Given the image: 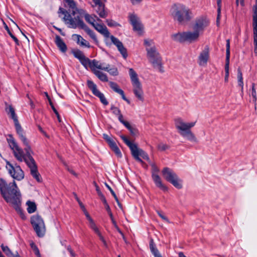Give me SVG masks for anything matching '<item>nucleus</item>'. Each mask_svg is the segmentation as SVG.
Here are the masks:
<instances>
[{"label":"nucleus","instance_id":"f257e3e1","mask_svg":"<svg viewBox=\"0 0 257 257\" xmlns=\"http://www.w3.org/2000/svg\"><path fill=\"white\" fill-rule=\"evenodd\" d=\"M0 191L6 201L11 204L18 212H21V194L16 182L14 181L8 185L4 179L1 178Z\"/></svg>","mask_w":257,"mask_h":257},{"label":"nucleus","instance_id":"f03ea898","mask_svg":"<svg viewBox=\"0 0 257 257\" xmlns=\"http://www.w3.org/2000/svg\"><path fill=\"white\" fill-rule=\"evenodd\" d=\"M170 12L174 20L181 24L187 23L194 16L192 11L189 8L181 4H174Z\"/></svg>","mask_w":257,"mask_h":257},{"label":"nucleus","instance_id":"7ed1b4c3","mask_svg":"<svg viewBox=\"0 0 257 257\" xmlns=\"http://www.w3.org/2000/svg\"><path fill=\"white\" fill-rule=\"evenodd\" d=\"M58 13L59 17H61L60 14L64 15L63 21L70 28L76 29L78 28L82 29L85 25L80 16L76 15V12L74 10H72L71 12L69 13L64 9L60 7Z\"/></svg>","mask_w":257,"mask_h":257},{"label":"nucleus","instance_id":"20e7f679","mask_svg":"<svg viewBox=\"0 0 257 257\" xmlns=\"http://www.w3.org/2000/svg\"><path fill=\"white\" fill-rule=\"evenodd\" d=\"M7 141L10 148L12 150L13 153L16 159L19 162H25L27 165L31 162V159H33L32 156V151H30V156L28 155L27 152L24 151L21 148L16 142L12 135H10L7 138Z\"/></svg>","mask_w":257,"mask_h":257},{"label":"nucleus","instance_id":"39448f33","mask_svg":"<svg viewBox=\"0 0 257 257\" xmlns=\"http://www.w3.org/2000/svg\"><path fill=\"white\" fill-rule=\"evenodd\" d=\"M195 122L186 123L180 118L175 119V126L179 130L180 134L190 141L197 142L196 138L190 130V128L195 125Z\"/></svg>","mask_w":257,"mask_h":257},{"label":"nucleus","instance_id":"423d86ee","mask_svg":"<svg viewBox=\"0 0 257 257\" xmlns=\"http://www.w3.org/2000/svg\"><path fill=\"white\" fill-rule=\"evenodd\" d=\"M200 34L195 30L188 31L182 33H178L172 35V39L176 42L184 43L185 42L192 43L199 40Z\"/></svg>","mask_w":257,"mask_h":257},{"label":"nucleus","instance_id":"0eeeda50","mask_svg":"<svg viewBox=\"0 0 257 257\" xmlns=\"http://www.w3.org/2000/svg\"><path fill=\"white\" fill-rule=\"evenodd\" d=\"M128 73L133 87V92L135 96L139 100L143 101L144 97L142 85L139 79L137 73L133 68L129 69Z\"/></svg>","mask_w":257,"mask_h":257},{"label":"nucleus","instance_id":"6e6552de","mask_svg":"<svg viewBox=\"0 0 257 257\" xmlns=\"http://www.w3.org/2000/svg\"><path fill=\"white\" fill-rule=\"evenodd\" d=\"M148 49L147 52V57L149 62L155 68L158 69L160 72H164V70L162 66V58L156 48Z\"/></svg>","mask_w":257,"mask_h":257},{"label":"nucleus","instance_id":"1a4fd4ad","mask_svg":"<svg viewBox=\"0 0 257 257\" xmlns=\"http://www.w3.org/2000/svg\"><path fill=\"white\" fill-rule=\"evenodd\" d=\"M31 223L39 237H43L46 232V227L43 219L39 215H34L31 218Z\"/></svg>","mask_w":257,"mask_h":257},{"label":"nucleus","instance_id":"9d476101","mask_svg":"<svg viewBox=\"0 0 257 257\" xmlns=\"http://www.w3.org/2000/svg\"><path fill=\"white\" fill-rule=\"evenodd\" d=\"M164 177L174 187L178 189L182 188V181L178 178L176 174L169 168H165L162 171Z\"/></svg>","mask_w":257,"mask_h":257},{"label":"nucleus","instance_id":"9b49d317","mask_svg":"<svg viewBox=\"0 0 257 257\" xmlns=\"http://www.w3.org/2000/svg\"><path fill=\"white\" fill-rule=\"evenodd\" d=\"M128 19L130 23L133 26V30L136 32L139 35H142L144 27L140 18L135 13H130Z\"/></svg>","mask_w":257,"mask_h":257},{"label":"nucleus","instance_id":"f8f14e48","mask_svg":"<svg viewBox=\"0 0 257 257\" xmlns=\"http://www.w3.org/2000/svg\"><path fill=\"white\" fill-rule=\"evenodd\" d=\"M7 169L10 175L15 180L21 181L24 178V173L20 166H13L12 164L8 162Z\"/></svg>","mask_w":257,"mask_h":257},{"label":"nucleus","instance_id":"ddd939ff","mask_svg":"<svg viewBox=\"0 0 257 257\" xmlns=\"http://www.w3.org/2000/svg\"><path fill=\"white\" fill-rule=\"evenodd\" d=\"M121 138L123 141V142L125 143V144L130 148L131 151H133L134 150L135 151H137L139 156L142 157L144 159L147 160L150 163V160L148 154L144 151L142 149H140L138 148L137 145L131 142L130 140L127 139L126 137L124 136H121Z\"/></svg>","mask_w":257,"mask_h":257},{"label":"nucleus","instance_id":"4468645a","mask_svg":"<svg viewBox=\"0 0 257 257\" xmlns=\"http://www.w3.org/2000/svg\"><path fill=\"white\" fill-rule=\"evenodd\" d=\"M209 22L206 18L200 17L195 20L193 25V29L201 35L204 29L209 25Z\"/></svg>","mask_w":257,"mask_h":257},{"label":"nucleus","instance_id":"2eb2a0df","mask_svg":"<svg viewBox=\"0 0 257 257\" xmlns=\"http://www.w3.org/2000/svg\"><path fill=\"white\" fill-rule=\"evenodd\" d=\"M87 85L89 89L91 90L93 94L99 98L102 103L105 105L108 104L104 94L97 89V85L92 81L88 80L87 81Z\"/></svg>","mask_w":257,"mask_h":257},{"label":"nucleus","instance_id":"dca6fc26","mask_svg":"<svg viewBox=\"0 0 257 257\" xmlns=\"http://www.w3.org/2000/svg\"><path fill=\"white\" fill-rule=\"evenodd\" d=\"M103 139L107 143L109 146L113 151L116 156L118 158L121 157V153L119 150V149L117 146L115 141L111 137L109 136L108 135L104 134L103 135Z\"/></svg>","mask_w":257,"mask_h":257},{"label":"nucleus","instance_id":"f3484780","mask_svg":"<svg viewBox=\"0 0 257 257\" xmlns=\"http://www.w3.org/2000/svg\"><path fill=\"white\" fill-rule=\"evenodd\" d=\"M209 57V47L206 46L198 57V63L200 66H205Z\"/></svg>","mask_w":257,"mask_h":257},{"label":"nucleus","instance_id":"a211bd4d","mask_svg":"<svg viewBox=\"0 0 257 257\" xmlns=\"http://www.w3.org/2000/svg\"><path fill=\"white\" fill-rule=\"evenodd\" d=\"M28 166L30 168L31 174L35 178L37 182H41L42 178L40 173L38 171L37 167L34 159H31V162H30Z\"/></svg>","mask_w":257,"mask_h":257},{"label":"nucleus","instance_id":"6ab92c4d","mask_svg":"<svg viewBox=\"0 0 257 257\" xmlns=\"http://www.w3.org/2000/svg\"><path fill=\"white\" fill-rule=\"evenodd\" d=\"M93 27L104 37L106 38L110 37V33L107 27L103 23H96Z\"/></svg>","mask_w":257,"mask_h":257},{"label":"nucleus","instance_id":"aec40b11","mask_svg":"<svg viewBox=\"0 0 257 257\" xmlns=\"http://www.w3.org/2000/svg\"><path fill=\"white\" fill-rule=\"evenodd\" d=\"M109 84L110 87V88L115 92L118 93L121 96L122 98L127 102L128 103L130 102L129 100L126 98L125 96L124 93L123 91L119 88L118 85L115 82L110 81L109 82Z\"/></svg>","mask_w":257,"mask_h":257},{"label":"nucleus","instance_id":"412c9836","mask_svg":"<svg viewBox=\"0 0 257 257\" xmlns=\"http://www.w3.org/2000/svg\"><path fill=\"white\" fill-rule=\"evenodd\" d=\"M92 71H93V69H95V68L105 71V70H107V68H109V64H105L104 62H102L97 61L95 59L92 60Z\"/></svg>","mask_w":257,"mask_h":257},{"label":"nucleus","instance_id":"4be33fe9","mask_svg":"<svg viewBox=\"0 0 257 257\" xmlns=\"http://www.w3.org/2000/svg\"><path fill=\"white\" fill-rule=\"evenodd\" d=\"M152 177L157 187L164 191H167V187L162 183L161 179L158 174H152Z\"/></svg>","mask_w":257,"mask_h":257},{"label":"nucleus","instance_id":"5701e85b","mask_svg":"<svg viewBox=\"0 0 257 257\" xmlns=\"http://www.w3.org/2000/svg\"><path fill=\"white\" fill-rule=\"evenodd\" d=\"M6 111L9 116L13 119L14 122L18 121L15 109L11 105H8L7 103H6Z\"/></svg>","mask_w":257,"mask_h":257},{"label":"nucleus","instance_id":"b1692460","mask_svg":"<svg viewBox=\"0 0 257 257\" xmlns=\"http://www.w3.org/2000/svg\"><path fill=\"white\" fill-rule=\"evenodd\" d=\"M72 37L76 39L77 43L81 46L90 48L89 43L85 40L81 36L78 34H73Z\"/></svg>","mask_w":257,"mask_h":257},{"label":"nucleus","instance_id":"393cba45","mask_svg":"<svg viewBox=\"0 0 257 257\" xmlns=\"http://www.w3.org/2000/svg\"><path fill=\"white\" fill-rule=\"evenodd\" d=\"M55 42L57 46V47L59 48V49L62 52L64 53L67 50V46L65 43L64 42L62 38L59 36L57 35L55 38Z\"/></svg>","mask_w":257,"mask_h":257},{"label":"nucleus","instance_id":"a878e982","mask_svg":"<svg viewBox=\"0 0 257 257\" xmlns=\"http://www.w3.org/2000/svg\"><path fill=\"white\" fill-rule=\"evenodd\" d=\"M96 7V12L99 16L101 18H105L107 16V14L105 11L104 5L101 4L99 5L95 6Z\"/></svg>","mask_w":257,"mask_h":257},{"label":"nucleus","instance_id":"bb28decb","mask_svg":"<svg viewBox=\"0 0 257 257\" xmlns=\"http://www.w3.org/2000/svg\"><path fill=\"white\" fill-rule=\"evenodd\" d=\"M89 36V37L93 40L96 44H98V41L95 33L91 30L86 24L82 29Z\"/></svg>","mask_w":257,"mask_h":257},{"label":"nucleus","instance_id":"cd10ccee","mask_svg":"<svg viewBox=\"0 0 257 257\" xmlns=\"http://www.w3.org/2000/svg\"><path fill=\"white\" fill-rule=\"evenodd\" d=\"M21 141L23 142L24 145L25 146V148L24 150L26 152H27L28 155L30 156V151H32L31 146L29 144V141L26 138V137L24 135L19 137Z\"/></svg>","mask_w":257,"mask_h":257},{"label":"nucleus","instance_id":"c85d7f7f","mask_svg":"<svg viewBox=\"0 0 257 257\" xmlns=\"http://www.w3.org/2000/svg\"><path fill=\"white\" fill-rule=\"evenodd\" d=\"M93 72L101 81L107 82L108 81L107 75L104 73L96 69H93Z\"/></svg>","mask_w":257,"mask_h":257},{"label":"nucleus","instance_id":"c756f323","mask_svg":"<svg viewBox=\"0 0 257 257\" xmlns=\"http://www.w3.org/2000/svg\"><path fill=\"white\" fill-rule=\"evenodd\" d=\"M150 248L151 252L153 253L155 257H162L159 250L156 248V245L152 239L151 240L150 242Z\"/></svg>","mask_w":257,"mask_h":257},{"label":"nucleus","instance_id":"7c9ffc66","mask_svg":"<svg viewBox=\"0 0 257 257\" xmlns=\"http://www.w3.org/2000/svg\"><path fill=\"white\" fill-rule=\"evenodd\" d=\"M110 38L112 43L117 47L118 50L124 47L122 42H120L117 38L111 35L110 36Z\"/></svg>","mask_w":257,"mask_h":257},{"label":"nucleus","instance_id":"2f4dec72","mask_svg":"<svg viewBox=\"0 0 257 257\" xmlns=\"http://www.w3.org/2000/svg\"><path fill=\"white\" fill-rule=\"evenodd\" d=\"M80 63L81 64L86 68L87 69V67L89 66L92 69V61H91L89 58L84 56L80 61Z\"/></svg>","mask_w":257,"mask_h":257},{"label":"nucleus","instance_id":"473e14b6","mask_svg":"<svg viewBox=\"0 0 257 257\" xmlns=\"http://www.w3.org/2000/svg\"><path fill=\"white\" fill-rule=\"evenodd\" d=\"M85 21L92 27L96 23V19L94 17V15H89L88 13L85 14L84 17Z\"/></svg>","mask_w":257,"mask_h":257},{"label":"nucleus","instance_id":"72a5a7b5","mask_svg":"<svg viewBox=\"0 0 257 257\" xmlns=\"http://www.w3.org/2000/svg\"><path fill=\"white\" fill-rule=\"evenodd\" d=\"M1 247L3 252L7 256L14 257L15 256V254L12 252L11 250L8 246L5 245L4 244H2Z\"/></svg>","mask_w":257,"mask_h":257},{"label":"nucleus","instance_id":"f704fd0d","mask_svg":"<svg viewBox=\"0 0 257 257\" xmlns=\"http://www.w3.org/2000/svg\"><path fill=\"white\" fill-rule=\"evenodd\" d=\"M28 206L27 211L29 213H34L36 210V205L35 202L28 201L27 202Z\"/></svg>","mask_w":257,"mask_h":257},{"label":"nucleus","instance_id":"c9c22d12","mask_svg":"<svg viewBox=\"0 0 257 257\" xmlns=\"http://www.w3.org/2000/svg\"><path fill=\"white\" fill-rule=\"evenodd\" d=\"M144 45L146 47V49L147 52L148 51V49L149 48H156V46L154 44V42L151 39H145L144 40Z\"/></svg>","mask_w":257,"mask_h":257},{"label":"nucleus","instance_id":"e433bc0d","mask_svg":"<svg viewBox=\"0 0 257 257\" xmlns=\"http://www.w3.org/2000/svg\"><path fill=\"white\" fill-rule=\"evenodd\" d=\"M72 54L74 56L77 58L79 61L84 57L85 56L84 54L83 53L82 51L79 50H75L72 51Z\"/></svg>","mask_w":257,"mask_h":257},{"label":"nucleus","instance_id":"4c0bfd02","mask_svg":"<svg viewBox=\"0 0 257 257\" xmlns=\"http://www.w3.org/2000/svg\"><path fill=\"white\" fill-rule=\"evenodd\" d=\"M14 123L17 133L18 134L19 137H21L22 136H24V132L19 122V120L17 121V122H15Z\"/></svg>","mask_w":257,"mask_h":257},{"label":"nucleus","instance_id":"58836bf2","mask_svg":"<svg viewBox=\"0 0 257 257\" xmlns=\"http://www.w3.org/2000/svg\"><path fill=\"white\" fill-rule=\"evenodd\" d=\"M132 154L134 158L136 160L140 162L143 166H145L146 165L145 163L144 162V161L139 157V154L137 152V151H135L134 150H133V151H131Z\"/></svg>","mask_w":257,"mask_h":257},{"label":"nucleus","instance_id":"ea45409f","mask_svg":"<svg viewBox=\"0 0 257 257\" xmlns=\"http://www.w3.org/2000/svg\"><path fill=\"white\" fill-rule=\"evenodd\" d=\"M132 154L134 158L136 160L140 162L143 166H145L146 165L145 163L144 162V161L139 157V154L137 152V151H135L134 150H133V151H131Z\"/></svg>","mask_w":257,"mask_h":257},{"label":"nucleus","instance_id":"a19ab883","mask_svg":"<svg viewBox=\"0 0 257 257\" xmlns=\"http://www.w3.org/2000/svg\"><path fill=\"white\" fill-rule=\"evenodd\" d=\"M89 227L93 230V231L96 233H98V232H100L98 228L97 227V226L96 225L94 221H93V220H91V221H89Z\"/></svg>","mask_w":257,"mask_h":257},{"label":"nucleus","instance_id":"79ce46f5","mask_svg":"<svg viewBox=\"0 0 257 257\" xmlns=\"http://www.w3.org/2000/svg\"><path fill=\"white\" fill-rule=\"evenodd\" d=\"M106 71H107L110 75L113 76H116L118 75V72L117 69L116 67H112L110 68H107V70H105Z\"/></svg>","mask_w":257,"mask_h":257},{"label":"nucleus","instance_id":"37998d69","mask_svg":"<svg viewBox=\"0 0 257 257\" xmlns=\"http://www.w3.org/2000/svg\"><path fill=\"white\" fill-rule=\"evenodd\" d=\"M68 5L69 7L72 9V10H74V9L76 8V4L74 0H64Z\"/></svg>","mask_w":257,"mask_h":257},{"label":"nucleus","instance_id":"c03bdc74","mask_svg":"<svg viewBox=\"0 0 257 257\" xmlns=\"http://www.w3.org/2000/svg\"><path fill=\"white\" fill-rule=\"evenodd\" d=\"M151 166L152 167V174H158L159 172V169L154 164L150 162Z\"/></svg>","mask_w":257,"mask_h":257},{"label":"nucleus","instance_id":"a18cd8bd","mask_svg":"<svg viewBox=\"0 0 257 257\" xmlns=\"http://www.w3.org/2000/svg\"><path fill=\"white\" fill-rule=\"evenodd\" d=\"M118 51L121 54L124 59H125L127 57L128 55L127 50L124 47L121 48L120 50H118Z\"/></svg>","mask_w":257,"mask_h":257},{"label":"nucleus","instance_id":"49530a36","mask_svg":"<svg viewBox=\"0 0 257 257\" xmlns=\"http://www.w3.org/2000/svg\"><path fill=\"white\" fill-rule=\"evenodd\" d=\"M106 22L109 27H116L119 26V24L112 20H107Z\"/></svg>","mask_w":257,"mask_h":257},{"label":"nucleus","instance_id":"de8ad7c7","mask_svg":"<svg viewBox=\"0 0 257 257\" xmlns=\"http://www.w3.org/2000/svg\"><path fill=\"white\" fill-rule=\"evenodd\" d=\"M110 109L112 110V113L115 115H118L120 114V111L118 108L114 106H112Z\"/></svg>","mask_w":257,"mask_h":257},{"label":"nucleus","instance_id":"09e8293b","mask_svg":"<svg viewBox=\"0 0 257 257\" xmlns=\"http://www.w3.org/2000/svg\"><path fill=\"white\" fill-rule=\"evenodd\" d=\"M251 95L253 98V101H255L256 100V93L254 88V84L252 83V89H251Z\"/></svg>","mask_w":257,"mask_h":257},{"label":"nucleus","instance_id":"8fccbe9b","mask_svg":"<svg viewBox=\"0 0 257 257\" xmlns=\"http://www.w3.org/2000/svg\"><path fill=\"white\" fill-rule=\"evenodd\" d=\"M230 53H226V63L225 69L229 70Z\"/></svg>","mask_w":257,"mask_h":257},{"label":"nucleus","instance_id":"3c124183","mask_svg":"<svg viewBox=\"0 0 257 257\" xmlns=\"http://www.w3.org/2000/svg\"><path fill=\"white\" fill-rule=\"evenodd\" d=\"M158 148L160 151H165L168 148V146L166 144L161 143L158 145Z\"/></svg>","mask_w":257,"mask_h":257},{"label":"nucleus","instance_id":"603ef678","mask_svg":"<svg viewBox=\"0 0 257 257\" xmlns=\"http://www.w3.org/2000/svg\"><path fill=\"white\" fill-rule=\"evenodd\" d=\"M131 134L133 136H136L138 133V131L132 126L128 129Z\"/></svg>","mask_w":257,"mask_h":257},{"label":"nucleus","instance_id":"864d4df0","mask_svg":"<svg viewBox=\"0 0 257 257\" xmlns=\"http://www.w3.org/2000/svg\"><path fill=\"white\" fill-rule=\"evenodd\" d=\"M106 186L107 187V188L109 189V190L110 191V193H111V194L112 195V196L114 197L115 200L117 201V202H118V198L115 194V193H114V192L113 191V190L111 188V187L106 184Z\"/></svg>","mask_w":257,"mask_h":257},{"label":"nucleus","instance_id":"5fc2aeb1","mask_svg":"<svg viewBox=\"0 0 257 257\" xmlns=\"http://www.w3.org/2000/svg\"><path fill=\"white\" fill-rule=\"evenodd\" d=\"M73 195L75 198V199L77 201V202H78L80 207L83 209H84V206L83 205L82 203L80 201V200H79V198L78 197L77 195H76V194L75 193H73Z\"/></svg>","mask_w":257,"mask_h":257},{"label":"nucleus","instance_id":"6e6d98bb","mask_svg":"<svg viewBox=\"0 0 257 257\" xmlns=\"http://www.w3.org/2000/svg\"><path fill=\"white\" fill-rule=\"evenodd\" d=\"M74 11L78 13H79L80 15H83L84 17H85V14H87L86 13V12L83 10V9H77V8H76L74 9Z\"/></svg>","mask_w":257,"mask_h":257},{"label":"nucleus","instance_id":"4d7b16f0","mask_svg":"<svg viewBox=\"0 0 257 257\" xmlns=\"http://www.w3.org/2000/svg\"><path fill=\"white\" fill-rule=\"evenodd\" d=\"M84 212V214L88 219V221L92 220V218L90 217L87 211L86 210L85 208H84V209H82Z\"/></svg>","mask_w":257,"mask_h":257},{"label":"nucleus","instance_id":"13d9d810","mask_svg":"<svg viewBox=\"0 0 257 257\" xmlns=\"http://www.w3.org/2000/svg\"><path fill=\"white\" fill-rule=\"evenodd\" d=\"M237 79L238 81L243 80L242 74L239 69H238L237 70Z\"/></svg>","mask_w":257,"mask_h":257},{"label":"nucleus","instance_id":"bf43d9fd","mask_svg":"<svg viewBox=\"0 0 257 257\" xmlns=\"http://www.w3.org/2000/svg\"><path fill=\"white\" fill-rule=\"evenodd\" d=\"M226 53H230V41L229 39L226 40Z\"/></svg>","mask_w":257,"mask_h":257},{"label":"nucleus","instance_id":"052dcab7","mask_svg":"<svg viewBox=\"0 0 257 257\" xmlns=\"http://www.w3.org/2000/svg\"><path fill=\"white\" fill-rule=\"evenodd\" d=\"M143 0H130L131 3L133 5H136L141 3Z\"/></svg>","mask_w":257,"mask_h":257},{"label":"nucleus","instance_id":"680f3d73","mask_svg":"<svg viewBox=\"0 0 257 257\" xmlns=\"http://www.w3.org/2000/svg\"><path fill=\"white\" fill-rule=\"evenodd\" d=\"M67 249L72 257L75 256V253L73 252L70 246H68Z\"/></svg>","mask_w":257,"mask_h":257},{"label":"nucleus","instance_id":"e2e57ef3","mask_svg":"<svg viewBox=\"0 0 257 257\" xmlns=\"http://www.w3.org/2000/svg\"><path fill=\"white\" fill-rule=\"evenodd\" d=\"M158 215L162 219H163L164 220L166 221L167 222H169L168 219L165 215L159 212H158Z\"/></svg>","mask_w":257,"mask_h":257},{"label":"nucleus","instance_id":"0e129e2a","mask_svg":"<svg viewBox=\"0 0 257 257\" xmlns=\"http://www.w3.org/2000/svg\"><path fill=\"white\" fill-rule=\"evenodd\" d=\"M112 223L113 225H114V227L119 232L121 233V231L120 230L119 227H118L116 221L114 220V219L111 220Z\"/></svg>","mask_w":257,"mask_h":257},{"label":"nucleus","instance_id":"69168bd1","mask_svg":"<svg viewBox=\"0 0 257 257\" xmlns=\"http://www.w3.org/2000/svg\"><path fill=\"white\" fill-rule=\"evenodd\" d=\"M10 36L13 39V40L15 42L16 44L19 45L18 39L13 34H10Z\"/></svg>","mask_w":257,"mask_h":257},{"label":"nucleus","instance_id":"338daca9","mask_svg":"<svg viewBox=\"0 0 257 257\" xmlns=\"http://www.w3.org/2000/svg\"><path fill=\"white\" fill-rule=\"evenodd\" d=\"M128 130L132 126V125L129 123L128 122L126 121H124L122 123Z\"/></svg>","mask_w":257,"mask_h":257},{"label":"nucleus","instance_id":"774afa93","mask_svg":"<svg viewBox=\"0 0 257 257\" xmlns=\"http://www.w3.org/2000/svg\"><path fill=\"white\" fill-rule=\"evenodd\" d=\"M34 251L35 252V254L38 256V257H41V254H40V251H39V250L38 249V247L37 248H35V249H34Z\"/></svg>","mask_w":257,"mask_h":257}]
</instances>
